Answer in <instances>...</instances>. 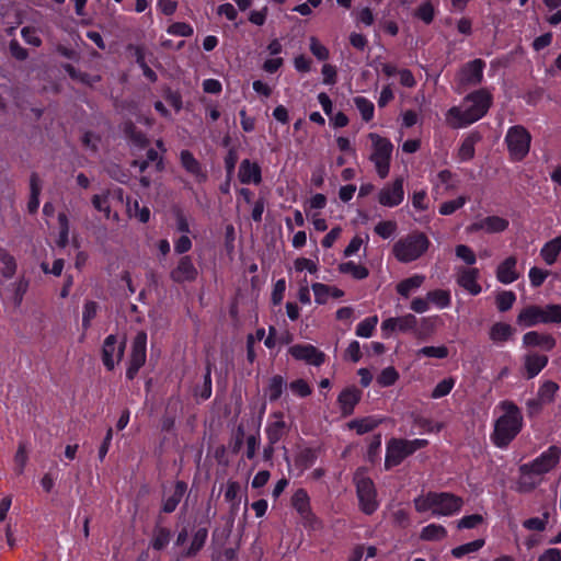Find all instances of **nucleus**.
<instances>
[{
	"label": "nucleus",
	"instance_id": "obj_1",
	"mask_svg": "<svg viewBox=\"0 0 561 561\" xmlns=\"http://www.w3.org/2000/svg\"><path fill=\"white\" fill-rule=\"evenodd\" d=\"M492 104L493 95L488 89L476 90L463 98L460 106L447 111L446 124L454 129L465 128L485 116Z\"/></svg>",
	"mask_w": 561,
	"mask_h": 561
},
{
	"label": "nucleus",
	"instance_id": "obj_2",
	"mask_svg": "<svg viewBox=\"0 0 561 561\" xmlns=\"http://www.w3.org/2000/svg\"><path fill=\"white\" fill-rule=\"evenodd\" d=\"M497 408L502 414L494 422L491 440L496 447L506 448L522 432L524 416L520 408L511 400L501 401Z\"/></svg>",
	"mask_w": 561,
	"mask_h": 561
},
{
	"label": "nucleus",
	"instance_id": "obj_3",
	"mask_svg": "<svg viewBox=\"0 0 561 561\" xmlns=\"http://www.w3.org/2000/svg\"><path fill=\"white\" fill-rule=\"evenodd\" d=\"M417 512H431L432 515H451L458 512L462 500L454 493H421L414 500Z\"/></svg>",
	"mask_w": 561,
	"mask_h": 561
},
{
	"label": "nucleus",
	"instance_id": "obj_4",
	"mask_svg": "<svg viewBox=\"0 0 561 561\" xmlns=\"http://www.w3.org/2000/svg\"><path fill=\"white\" fill-rule=\"evenodd\" d=\"M431 241L424 232L412 231L401 237L392 247V254L401 263H410L426 253Z\"/></svg>",
	"mask_w": 561,
	"mask_h": 561
},
{
	"label": "nucleus",
	"instance_id": "obj_5",
	"mask_svg": "<svg viewBox=\"0 0 561 561\" xmlns=\"http://www.w3.org/2000/svg\"><path fill=\"white\" fill-rule=\"evenodd\" d=\"M517 324L522 327H535L537 324H561V305H528L523 308L516 319Z\"/></svg>",
	"mask_w": 561,
	"mask_h": 561
},
{
	"label": "nucleus",
	"instance_id": "obj_6",
	"mask_svg": "<svg viewBox=\"0 0 561 561\" xmlns=\"http://www.w3.org/2000/svg\"><path fill=\"white\" fill-rule=\"evenodd\" d=\"M428 445L427 439L408 440L403 438H391L387 443L385 459L386 469L399 466L407 457Z\"/></svg>",
	"mask_w": 561,
	"mask_h": 561
},
{
	"label": "nucleus",
	"instance_id": "obj_7",
	"mask_svg": "<svg viewBox=\"0 0 561 561\" xmlns=\"http://www.w3.org/2000/svg\"><path fill=\"white\" fill-rule=\"evenodd\" d=\"M505 144L511 160L519 162L526 158L530 150L531 135L524 126L515 125L508 128Z\"/></svg>",
	"mask_w": 561,
	"mask_h": 561
},
{
	"label": "nucleus",
	"instance_id": "obj_8",
	"mask_svg": "<svg viewBox=\"0 0 561 561\" xmlns=\"http://www.w3.org/2000/svg\"><path fill=\"white\" fill-rule=\"evenodd\" d=\"M368 137L373 142L370 161L374 162L377 174L381 179H385L389 174L393 145L388 138L381 137L375 133H370Z\"/></svg>",
	"mask_w": 561,
	"mask_h": 561
},
{
	"label": "nucleus",
	"instance_id": "obj_9",
	"mask_svg": "<svg viewBox=\"0 0 561 561\" xmlns=\"http://www.w3.org/2000/svg\"><path fill=\"white\" fill-rule=\"evenodd\" d=\"M484 68L485 61L480 58L466 62L457 72L458 91L479 85L483 80Z\"/></svg>",
	"mask_w": 561,
	"mask_h": 561
},
{
	"label": "nucleus",
	"instance_id": "obj_10",
	"mask_svg": "<svg viewBox=\"0 0 561 561\" xmlns=\"http://www.w3.org/2000/svg\"><path fill=\"white\" fill-rule=\"evenodd\" d=\"M560 457L561 449L557 446H551L530 463L520 466V472L524 476L546 473L556 467Z\"/></svg>",
	"mask_w": 561,
	"mask_h": 561
},
{
	"label": "nucleus",
	"instance_id": "obj_11",
	"mask_svg": "<svg viewBox=\"0 0 561 561\" xmlns=\"http://www.w3.org/2000/svg\"><path fill=\"white\" fill-rule=\"evenodd\" d=\"M147 358V333L139 331L133 340L130 357L126 370V377L133 380Z\"/></svg>",
	"mask_w": 561,
	"mask_h": 561
},
{
	"label": "nucleus",
	"instance_id": "obj_12",
	"mask_svg": "<svg viewBox=\"0 0 561 561\" xmlns=\"http://www.w3.org/2000/svg\"><path fill=\"white\" fill-rule=\"evenodd\" d=\"M126 340L118 341L117 336L111 334L106 336L102 346V362L107 370H113L125 354Z\"/></svg>",
	"mask_w": 561,
	"mask_h": 561
},
{
	"label": "nucleus",
	"instance_id": "obj_13",
	"mask_svg": "<svg viewBox=\"0 0 561 561\" xmlns=\"http://www.w3.org/2000/svg\"><path fill=\"white\" fill-rule=\"evenodd\" d=\"M197 277L198 270L190 255L180 257L176 266L170 272V278L178 284L193 283Z\"/></svg>",
	"mask_w": 561,
	"mask_h": 561
},
{
	"label": "nucleus",
	"instance_id": "obj_14",
	"mask_svg": "<svg viewBox=\"0 0 561 561\" xmlns=\"http://www.w3.org/2000/svg\"><path fill=\"white\" fill-rule=\"evenodd\" d=\"M288 353L297 360L309 365L320 366L325 362L327 355L312 344H296L289 347Z\"/></svg>",
	"mask_w": 561,
	"mask_h": 561
},
{
	"label": "nucleus",
	"instance_id": "obj_15",
	"mask_svg": "<svg viewBox=\"0 0 561 561\" xmlns=\"http://www.w3.org/2000/svg\"><path fill=\"white\" fill-rule=\"evenodd\" d=\"M404 198L403 179L397 178L391 184L386 185L378 194V202L382 206L394 207Z\"/></svg>",
	"mask_w": 561,
	"mask_h": 561
},
{
	"label": "nucleus",
	"instance_id": "obj_16",
	"mask_svg": "<svg viewBox=\"0 0 561 561\" xmlns=\"http://www.w3.org/2000/svg\"><path fill=\"white\" fill-rule=\"evenodd\" d=\"M478 278L479 270L476 267H461L457 271V284L473 296L479 295L482 290Z\"/></svg>",
	"mask_w": 561,
	"mask_h": 561
},
{
	"label": "nucleus",
	"instance_id": "obj_17",
	"mask_svg": "<svg viewBox=\"0 0 561 561\" xmlns=\"http://www.w3.org/2000/svg\"><path fill=\"white\" fill-rule=\"evenodd\" d=\"M523 344L525 347H540L546 352H550L556 347L557 341L549 333L529 331L524 334Z\"/></svg>",
	"mask_w": 561,
	"mask_h": 561
},
{
	"label": "nucleus",
	"instance_id": "obj_18",
	"mask_svg": "<svg viewBox=\"0 0 561 561\" xmlns=\"http://www.w3.org/2000/svg\"><path fill=\"white\" fill-rule=\"evenodd\" d=\"M549 358L547 355L537 352H529L524 356V376L526 379L535 378L547 365Z\"/></svg>",
	"mask_w": 561,
	"mask_h": 561
},
{
	"label": "nucleus",
	"instance_id": "obj_19",
	"mask_svg": "<svg viewBox=\"0 0 561 561\" xmlns=\"http://www.w3.org/2000/svg\"><path fill=\"white\" fill-rule=\"evenodd\" d=\"M360 398L362 391L355 386L343 389L337 397V403L342 414L351 415L354 412L356 404L360 401Z\"/></svg>",
	"mask_w": 561,
	"mask_h": 561
},
{
	"label": "nucleus",
	"instance_id": "obj_20",
	"mask_svg": "<svg viewBox=\"0 0 561 561\" xmlns=\"http://www.w3.org/2000/svg\"><path fill=\"white\" fill-rule=\"evenodd\" d=\"M239 180L243 184H260L262 182L261 167L256 162L244 159L239 167Z\"/></svg>",
	"mask_w": 561,
	"mask_h": 561
},
{
	"label": "nucleus",
	"instance_id": "obj_21",
	"mask_svg": "<svg viewBox=\"0 0 561 561\" xmlns=\"http://www.w3.org/2000/svg\"><path fill=\"white\" fill-rule=\"evenodd\" d=\"M517 259L515 256L506 257L496 270V277L502 284H511L518 279L519 274L516 271Z\"/></svg>",
	"mask_w": 561,
	"mask_h": 561
},
{
	"label": "nucleus",
	"instance_id": "obj_22",
	"mask_svg": "<svg viewBox=\"0 0 561 561\" xmlns=\"http://www.w3.org/2000/svg\"><path fill=\"white\" fill-rule=\"evenodd\" d=\"M508 227V220L499 216H488L471 226L472 230H484L489 233L502 232Z\"/></svg>",
	"mask_w": 561,
	"mask_h": 561
},
{
	"label": "nucleus",
	"instance_id": "obj_23",
	"mask_svg": "<svg viewBox=\"0 0 561 561\" xmlns=\"http://www.w3.org/2000/svg\"><path fill=\"white\" fill-rule=\"evenodd\" d=\"M283 416L282 412L274 413L273 417H275L276 421L271 422L266 427L267 439L271 444H277L287 432V425Z\"/></svg>",
	"mask_w": 561,
	"mask_h": 561
},
{
	"label": "nucleus",
	"instance_id": "obj_24",
	"mask_svg": "<svg viewBox=\"0 0 561 561\" xmlns=\"http://www.w3.org/2000/svg\"><path fill=\"white\" fill-rule=\"evenodd\" d=\"M181 163L182 167L197 179L205 181L207 179L206 173L203 171V168L198 160L193 156V153L188 150H183L181 152Z\"/></svg>",
	"mask_w": 561,
	"mask_h": 561
},
{
	"label": "nucleus",
	"instance_id": "obj_25",
	"mask_svg": "<svg viewBox=\"0 0 561 561\" xmlns=\"http://www.w3.org/2000/svg\"><path fill=\"white\" fill-rule=\"evenodd\" d=\"M515 329L505 322L494 323L489 332L490 339L494 343H505L514 335Z\"/></svg>",
	"mask_w": 561,
	"mask_h": 561
},
{
	"label": "nucleus",
	"instance_id": "obj_26",
	"mask_svg": "<svg viewBox=\"0 0 561 561\" xmlns=\"http://www.w3.org/2000/svg\"><path fill=\"white\" fill-rule=\"evenodd\" d=\"M561 252V234L550 241H548L541 249L540 255L548 265H552L557 262V259Z\"/></svg>",
	"mask_w": 561,
	"mask_h": 561
},
{
	"label": "nucleus",
	"instance_id": "obj_27",
	"mask_svg": "<svg viewBox=\"0 0 561 561\" xmlns=\"http://www.w3.org/2000/svg\"><path fill=\"white\" fill-rule=\"evenodd\" d=\"M123 130L125 136L138 148L142 149L148 146V138L141 130L137 129V127L131 121H127L124 123Z\"/></svg>",
	"mask_w": 561,
	"mask_h": 561
},
{
	"label": "nucleus",
	"instance_id": "obj_28",
	"mask_svg": "<svg viewBox=\"0 0 561 561\" xmlns=\"http://www.w3.org/2000/svg\"><path fill=\"white\" fill-rule=\"evenodd\" d=\"M30 190H31V195H30V199L27 202V210L31 214H35L39 207V194L42 191L41 180H39L37 173L31 174Z\"/></svg>",
	"mask_w": 561,
	"mask_h": 561
},
{
	"label": "nucleus",
	"instance_id": "obj_29",
	"mask_svg": "<svg viewBox=\"0 0 561 561\" xmlns=\"http://www.w3.org/2000/svg\"><path fill=\"white\" fill-rule=\"evenodd\" d=\"M0 262L2 264L1 275L7 279L12 278L16 272L18 264L15 257L2 247H0Z\"/></svg>",
	"mask_w": 561,
	"mask_h": 561
},
{
	"label": "nucleus",
	"instance_id": "obj_30",
	"mask_svg": "<svg viewBox=\"0 0 561 561\" xmlns=\"http://www.w3.org/2000/svg\"><path fill=\"white\" fill-rule=\"evenodd\" d=\"M559 385L552 380H545L538 389L537 397L546 405L554 402L557 393L559 392Z\"/></svg>",
	"mask_w": 561,
	"mask_h": 561
},
{
	"label": "nucleus",
	"instance_id": "obj_31",
	"mask_svg": "<svg viewBox=\"0 0 561 561\" xmlns=\"http://www.w3.org/2000/svg\"><path fill=\"white\" fill-rule=\"evenodd\" d=\"M447 537V530L439 524H430L422 528L420 539L424 541H442Z\"/></svg>",
	"mask_w": 561,
	"mask_h": 561
},
{
	"label": "nucleus",
	"instance_id": "obj_32",
	"mask_svg": "<svg viewBox=\"0 0 561 561\" xmlns=\"http://www.w3.org/2000/svg\"><path fill=\"white\" fill-rule=\"evenodd\" d=\"M424 280H425L424 275L415 274L409 278L401 280L397 285V291L401 296L408 298L410 296L411 291L420 288L423 285Z\"/></svg>",
	"mask_w": 561,
	"mask_h": 561
},
{
	"label": "nucleus",
	"instance_id": "obj_33",
	"mask_svg": "<svg viewBox=\"0 0 561 561\" xmlns=\"http://www.w3.org/2000/svg\"><path fill=\"white\" fill-rule=\"evenodd\" d=\"M339 272L342 274H348L354 279H365L369 275V271L366 266L362 264H356L353 261L341 263L337 267Z\"/></svg>",
	"mask_w": 561,
	"mask_h": 561
},
{
	"label": "nucleus",
	"instance_id": "obj_34",
	"mask_svg": "<svg viewBox=\"0 0 561 561\" xmlns=\"http://www.w3.org/2000/svg\"><path fill=\"white\" fill-rule=\"evenodd\" d=\"M438 183L435 185V191L438 192L443 186V193H450L457 188L456 175L449 170H442L437 174Z\"/></svg>",
	"mask_w": 561,
	"mask_h": 561
},
{
	"label": "nucleus",
	"instance_id": "obj_35",
	"mask_svg": "<svg viewBox=\"0 0 561 561\" xmlns=\"http://www.w3.org/2000/svg\"><path fill=\"white\" fill-rule=\"evenodd\" d=\"M479 140L480 136L478 134H472L463 139L458 150V156L461 161H468L474 157V146Z\"/></svg>",
	"mask_w": 561,
	"mask_h": 561
},
{
	"label": "nucleus",
	"instance_id": "obj_36",
	"mask_svg": "<svg viewBox=\"0 0 561 561\" xmlns=\"http://www.w3.org/2000/svg\"><path fill=\"white\" fill-rule=\"evenodd\" d=\"M485 543V540L480 538L473 541L460 545L451 549V554L454 558L460 559L466 554L479 551Z\"/></svg>",
	"mask_w": 561,
	"mask_h": 561
},
{
	"label": "nucleus",
	"instance_id": "obj_37",
	"mask_svg": "<svg viewBox=\"0 0 561 561\" xmlns=\"http://www.w3.org/2000/svg\"><path fill=\"white\" fill-rule=\"evenodd\" d=\"M284 386L285 380L280 375H275L270 379L266 388V394L268 396L270 401H276L280 398Z\"/></svg>",
	"mask_w": 561,
	"mask_h": 561
},
{
	"label": "nucleus",
	"instance_id": "obj_38",
	"mask_svg": "<svg viewBox=\"0 0 561 561\" xmlns=\"http://www.w3.org/2000/svg\"><path fill=\"white\" fill-rule=\"evenodd\" d=\"M354 104L360 113L363 121L370 122L374 117L375 106L371 101L364 96H356Z\"/></svg>",
	"mask_w": 561,
	"mask_h": 561
},
{
	"label": "nucleus",
	"instance_id": "obj_39",
	"mask_svg": "<svg viewBox=\"0 0 561 561\" xmlns=\"http://www.w3.org/2000/svg\"><path fill=\"white\" fill-rule=\"evenodd\" d=\"M427 299L439 308H446L450 305V293L445 289H434L427 293Z\"/></svg>",
	"mask_w": 561,
	"mask_h": 561
},
{
	"label": "nucleus",
	"instance_id": "obj_40",
	"mask_svg": "<svg viewBox=\"0 0 561 561\" xmlns=\"http://www.w3.org/2000/svg\"><path fill=\"white\" fill-rule=\"evenodd\" d=\"M357 494H358L360 510L366 514H373L379 505V502L376 497V493H357Z\"/></svg>",
	"mask_w": 561,
	"mask_h": 561
},
{
	"label": "nucleus",
	"instance_id": "obj_41",
	"mask_svg": "<svg viewBox=\"0 0 561 561\" xmlns=\"http://www.w3.org/2000/svg\"><path fill=\"white\" fill-rule=\"evenodd\" d=\"M516 301V295L512 290H503L496 295V307L501 312L510 310Z\"/></svg>",
	"mask_w": 561,
	"mask_h": 561
},
{
	"label": "nucleus",
	"instance_id": "obj_42",
	"mask_svg": "<svg viewBox=\"0 0 561 561\" xmlns=\"http://www.w3.org/2000/svg\"><path fill=\"white\" fill-rule=\"evenodd\" d=\"M208 531L206 528H199L196 530V533L193 536L192 543L190 548L186 551V556H195L205 545V541L207 539Z\"/></svg>",
	"mask_w": 561,
	"mask_h": 561
},
{
	"label": "nucleus",
	"instance_id": "obj_43",
	"mask_svg": "<svg viewBox=\"0 0 561 561\" xmlns=\"http://www.w3.org/2000/svg\"><path fill=\"white\" fill-rule=\"evenodd\" d=\"M58 224L59 238L57 240V245L60 248H65L69 242V220L65 213L58 214Z\"/></svg>",
	"mask_w": 561,
	"mask_h": 561
},
{
	"label": "nucleus",
	"instance_id": "obj_44",
	"mask_svg": "<svg viewBox=\"0 0 561 561\" xmlns=\"http://www.w3.org/2000/svg\"><path fill=\"white\" fill-rule=\"evenodd\" d=\"M399 379V373L392 366H389L381 370L377 377V382L381 387H390L394 385Z\"/></svg>",
	"mask_w": 561,
	"mask_h": 561
},
{
	"label": "nucleus",
	"instance_id": "obj_45",
	"mask_svg": "<svg viewBox=\"0 0 561 561\" xmlns=\"http://www.w3.org/2000/svg\"><path fill=\"white\" fill-rule=\"evenodd\" d=\"M377 323H378L377 316L366 318L365 320H363L362 322L358 323V325L356 328V334L362 337L371 336Z\"/></svg>",
	"mask_w": 561,
	"mask_h": 561
},
{
	"label": "nucleus",
	"instance_id": "obj_46",
	"mask_svg": "<svg viewBox=\"0 0 561 561\" xmlns=\"http://www.w3.org/2000/svg\"><path fill=\"white\" fill-rule=\"evenodd\" d=\"M468 198L466 196H459L456 199L444 202L439 206V214L443 216H448L463 207L467 203Z\"/></svg>",
	"mask_w": 561,
	"mask_h": 561
},
{
	"label": "nucleus",
	"instance_id": "obj_47",
	"mask_svg": "<svg viewBox=\"0 0 561 561\" xmlns=\"http://www.w3.org/2000/svg\"><path fill=\"white\" fill-rule=\"evenodd\" d=\"M66 71L68 72L69 77L73 80H78L82 83H85L88 85H93L94 82L100 81V77H91L88 73L78 71L73 66L66 65L65 67Z\"/></svg>",
	"mask_w": 561,
	"mask_h": 561
},
{
	"label": "nucleus",
	"instance_id": "obj_48",
	"mask_svg": "<svg viewBox=\"0 0 561 561\" xmlns=\"http://www.w3.org/2000/svg\"><path fill=\"white\" fill-rule=\"evenodd\" d=\"M415 16L424 23L430 24L435 16V9L430 0L423 2L415 11Z\"/></svg>",
	"mask_w": 561,
	"mask_h": 561
},
{
	"label": "nucleus",
	"instance_id": "obj_49",
	"mask_svg": "<svg viewBox=\"0 0 561 561\" xmlns=\"http://www.w3.org/2000/svg\"><path fill=\"white\" fill-rule=\"evenodd\" d=\"M549 513L545 512L541 517H531L523 522V526L528 530L543 531L548 524Z\"/></svg>",
	"mask_w": 561,
	"mask_h": 561
},
{
	"label": "nucleus",
	"instance_id": "obj_50",
	"mask_svg": "<svg viewBox=\"0 0 561 561\" xmlns=\"http://www.w3.org/2000/svg\"><path fill=\"white\" fill-rule=\"evenodd\" d=\"M98 308L99 306L95 301H87L84 304L82 313V327L84 330H88L91 327V322L96 316Z\"/></svg>",
	"mask_w": 561,
	"mask_h": 561
},
{
	"label": "nucleus",
	"instance_id": "obj_51",
	"mask_svg": "<svg viewBox=\"0 0 561 561\" xmlns=\"http://www.w3.org/2000/svg\"><path fill=\"white\" fill-rule=\"evenodd\" d=\"M398 229L397 222L393 220L380 221L375 226V232L382 239H388Z\"/></svg>",
	"mask_w": 561,
	"mask_h": 561
},
{
	"label": "nucleus",
	"instance_id": "obj_52",
	"mask_svg": "<svg viewBox=\"0 0 561 561\" xmlns=\"http://www.w3.org/2000/svg\"><path fill=\"white\" fill-rule=\"evenodd\" d=\"M310 51L319 60H327L330 57L329 49L314 36L310 37Z\"/></svg>",
	"mask_w": 561,
	"mask_h": 561
},
{
	"label": "nucleus",
	"instance_id": "obj_53",
	"mask_svg": "<svg viewBox=\"0 0 561 561\" xmlns=\"http://www.w3.org/2000/svg\"><path fill=\"white\" fill-rule=\"evenodd\" d=\"M414 425L427 433L440 432L444 425L442 423H434L432 420L416 415L414 417Z\"/></svg>",
	"mask_w": 561,
	"mask_h": 561
},
{
	"label": "nucleus",
	"instance_id": "obj_54",
	"mask_svg": "<svg viewBox=\"0 0 561 561\" xmlns=\"http://www.w3.org/2000/svg\"><path fill=\"white\" fill-rule=\"evenodd\" d=\"M291 392L300 398L308 397L312 393V388L305 379H296L289 383Z\"/></svg>",
	"mask_w": 561,
	"mask_h": 561
},
{
	"label": "nucleus",
	"instance_id": "obj_55",
	"mask_svg": "<svg viewBox=\"0 0 561 561\" xmlns=\"http://www.w3.org/2000/svg\"><path fill=\"white\" fill-rule=\"evenodd\" d=\"M92 204L96 210L104 213L107 219L111 217V205L107 193L94 195L92 197Z\"/></svg>",
	"mask_w": 561,
	"mask_h": 561
},
{
	"label": "nucleus",
	"instance_id": "obj_56",
	"mask_svg": "<svg viewBox=\"0 0 561 561\" xmlns=\"http://www.w3.org/2000/svg\"><path fill=\"white\" fill-rule=\"evenodd\" d=\"M455 386V379L449 377L439 381L432 392V398L438 399L447 396Z\"/></svg>",
	"mask_w": 561,
	"mask_h": 561
},
{
	"label": "nucleus",
	"instance_id": "obj_57",
	"mask_svg": "<svg viewBox=\"0 0 561 561\" xmlns=\"http://www.w3.org/2000/svg\"><path fill=\"white\" fill-rule=\"evenodd\" d=\"M394 321L397 324V330L401 332L413 330L417 323L416 317L412 313L394 318Z\"/></svg>",
	"mask_w": 561,
	"mask_h": 561
},
{
	"label": "nucleus",
	"instance_id": "obj_58",
	"mask_svg": "<svg viewBox=\"0 0 561 561\" xmlns=\"http://www.w3.org/2000/svg\"><path fill=\"white\" fill-rule=\"evenodd\" d=\"M377 422L371 419L355 420L350 423V427L356 430L357 434H365L377 426Z\"/></svg>",
	"mask_w": 561,
	"mask_h": 561
},
{
	"label": "nucleus",
	"instance_id": "obj_59",
	"mask_svg": "<svg viewBox=\"0 0 561 561\" xmlns=\"http://www.w3.org/2000/svg\"><path fill=\"white\" fill-rule=\"evenodd\" d=\"M312 290L314 294L316 302L319 305H324L328 302L330 297V286L322 283L312 284Z\"/></svg>",
	"mask_w": 561,
	"mask_h": 561
},
{
	"label": "nucleus",
	"instance_id": "obj_60",
	"mask_svg": "<svg viewBox=\"0 0 561 561\" xmlns=\"http://www.w3.org/2000/svg\"><path fill=\"white\" fill-rule=\"evenodd\" d=\"M170 541V531L165 528H158L152 539V547L156 550L163 549Z\"/></svg>",
	"mask_w": 561,
	"mask_h": 561
},
{
	"label": "nucleus",
	"instance_id": "obj_61",
	"mask_svg": "<svg viewBox=\"0 0 561 561\" xmlns=\"http://www.w3.org/2000/svg\"><path fill=\"white\" fill-rule=\"evenodd\" d=\"M168 33L176 36L188 37L193 35V27L185 22H175L168 27Z\"/></svg>",
	"mask_w": 561,
	"mask_h": 561
},
{
	"label": "nucleus",
	"instance_id": "obj_62",
	"mask_svg": "<svg viewBox=\"0 0 561 561\" xmlns=\"http://www.w3.org/2000/svg\"><path fill=\"white\" fill-rule=\"evenodd\" d=\"M293 505L302 516L309 514V499L307 493H295L293 496Z\"/></svg>",
	"mask_w": 561,
	"mask_h": 561
},
{
	"label": "nucleus",
	"instance_id": "obj_63",
	"mask_svg": "<svg viewBox=\"0 0 561 561\" xmlns=\"http://www.w3.org/2000/svg\"><path fill=\"white\" fill-rule=\"evenodd\" d=\"M549 276V272L539 267H531L529 271V279L533 287H539Z\"/></svg>",
	"mask_w": 561,
	"mask_h": 561
},
{
	"label": "nucleus",
	"instance_id": "obj_64",
	"mask_svg": "<svg viewBox=\"0 0 561 561\" xmlns=\"http://www.w3.org/2000/svg\"><path fill=\"white\" fill-rule=\"evenodd\" d=\"M27 450L24 444H20L14 456L15 470L22 473L27 462Z\"/></svg>",
	"mask_w": 561,
	"mask_h": 561
}]
</instances>
